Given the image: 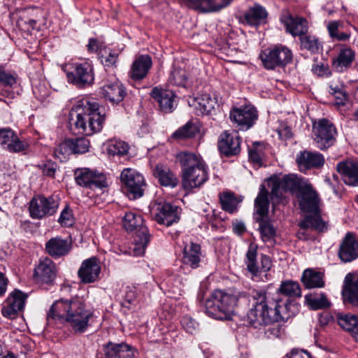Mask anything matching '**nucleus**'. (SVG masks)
<instances>
[{
	"instance_id": "4be33fe9",
	"label": "nucleus",
	"mask_w": 358,
	"mask_h": 358,
	"mask_svg": "<svg viewBox=\"0 0 358 358\" xmlns=\"http://www.w3.org/2000/svg\"><path fill=\"white\" fill-rule=\"evenodd\" d=\"M27 295L20 290L15 289L10 294L4 302L1 312L4 317L13 319L24 307Z\"/></svg>"
},
{
	"instance_id": "052dcab7",
	"label": "nucleus",
	"mask_w": 358,
	"mask_h": 358,
	"mask_svg": "<svg viewBox=\"0 0 358 358\" xmlns=\"http://www.w3.org/2000/svg\"><path fill=\"white\" fill-rule=\"evenodd\" d=\"M181 324L184 329L189 334H193L198 329L199 324L189 316H185L181 320Z\"/></svg>"
},
{
	"instance_id": "864d4df0",
	"label": "nucleus",
	"mask_w": 358,
	"mask_h": 358,
	"mask_svg": "<svg viewBox=\"0 0 358 358\" xmlns=\"http://www.w3.org/2000/svg\"><path fill=\"white\" fill-rule=\"evenodd\" d=\"M187 77L186 71L181 68L173 67L170 73L168 82L171 85L185 87Z\"/></svg>"
},
{
	"instance_id": "f8f14e48",
	"label": "nucleus",
	"mask_w": 358,
	"mask_h": 358,
	"mask_svg": "<svg viewBox=\"0 0 358 358\" xmlns=\"http://www.w3.org/2000/svg\"><path fill=\"white\" fill-rule=\"evenodd\" d=\"M69 83L78 88H85L94 83V75L92 66L87 62L75 64L67 72Z\"/></svg>"
},
{
	"instance_id": "dca6fc26",
	"label": "nucleus",
	"mask_w": 358,
	"mask_h": 358,
	"mask_svg": "<svg viewBox=\"0 0 358 358\" xmlns=\"http://www.w3.org/2000/svg\"><path fill=\"white\" fill-rule=\"evenodd\" d=\"M231 120L241 130H247L252 127L258 118L256 108L251 105L233 108L229 114Z\"/></svg>"
},
{
	"instance_id": "2eb2a0df",
	"label": "nucleus",
	"mask_w": 358,
	"mask_h": 358,
	"mask_svg": "<svg viewBox=\"0 0 358 358\" xmlns=\"http://www.w3.org/2000/svg\"><path fill=\"white\" fill-rule=\"evenodd\" d=\"M152 214L160 224L169 227L180 220V209L170 203H159L152 207Z\"/></svg>"
},
{
	"instance_id": "a19ab883",
	"label": "nucleus",
	"mask_w": 358,
	"mask_h": 358,
	"mask_svg": "<svg viewBox=\"0 0 358 358\" xmlns=\"http://www.w3.org/2000/svg\"><path fill=\"white\" fill-rule=\"evenodd\" d=\"M153 174L162 186L174 188L178 184L177 177L168 168L157 165L154 169Z\"/></svg>"
},
{
	"instance_id": "1a4fd4ad",
	"label": "nucleus",
	"mask_w": 358,
	"mask_h": 358,
	"mask_svg": "<svg viewBox=\"0 0 358 358\" xmlns=\"http://www.w3.org/2000/svg\"><path fill=\"white\" fill-rule=\"evenodd\" d=\"M124 192L130 199H136L143 195L145 182L143 176L136 170L124 169L120 175Z\"/></svg>"
},
{
	"instance_id": "cd10ccee",
	"label": "nucleus",
	"mask_w": 358,
	"mask_h": 358,
	"mask_svg": "<svg viewBox=\"0 0 358 358\" xmlns=\"http://www.w3.org/2000/svg\"><path fill=\"white\" fill-rule=\"evenodd\" d=\"M241 138L237 132L223 133L218 142L219 150L225 156L236 155L240 152Z\"/></svg>"
},
{
	"instance_id": "8fccbe9b",
	"label": "nucleus",
	"mask_w": 358,
	"mask_h": 358,
	"mask_svg": "<svg viewBox=\"0 0 358 358\" xmlns=\"http://www.w3.org/2000/svg\"><path fill=\"white\" fill-rule=\"evenodd\" d=\"M127 344L125 343H115L108 342L103 346L106 358H120L122 352H126Z\"/></svg>"
},
{
	"instance_id": "5701e85b",
	"label": "nucleus",
	"mask_w": 358,
	"mask_h": 358,
	"mask_svg": "<svg viewBox=\"0 0 358 358\" xmlns=\"http://www.w3.org/2000/svg\"><path fill=\"white\" fill-rule=\"evenodd\" d=\"M45 249L47 254L52 258H60L70 252L72 249V241L69 238L53 237L45 243Z\"/></svg>"
},
{
	"instance_id": "09e8293b",
	"label": "nucleus",
	"mask_w": 358,
	"mask_h": 358,
	"mask_svg": "<svg viewBox=\"0 0 358 358\" xmlns=\"http://www.w3.org/2000/svg\"><path fill=\"white\" fill-rule=\"evenodd\" d=\"M198 132V127L192 122H188L185 125L178 129L173 134L172 136L176 139L184 140L194 137Z\"/></svg>"
},
{
	"instance_id": "3c124183",
	"label": "nucleus",
	"mask_w": 358,
	"mask_h": 358,
	"mask_svg": "<svg viewBox=\"0 0 358 358\" xmlns=\"http://www.w3.org/2000/svg\"><path fill=\"white\" fill-rule=\"evenodd\" d=\"M299 40L301 50H306L311 53L315 54L322 49V45L315 36H301Z\"/></svg>"
},
{
	"instance_id": "f257e3e1",
	"label": "nucleus",
	"mask_w": 358,
	"mask_h": 358,
	"mask_svg": "<svg viewBox=\"0 0 358 358\" xmlns=\"http://www.w3.org/2000/svg\"><path fill=\"white\" fill-rule=\"evenodd\" d=\"M104 122L105 115L101 113L99 104L89 97L77 101L69 115L70 129L86 136L101 131Z\"/></svg>"
},
{
	"instance_id": "49530a36",
	"label": "nucleus",
	"mask_w": 358,
	"mask_h": 358,
	"mask_svg": "<svg viewBox=\"0 0 358 358\" xmlns=\"http://www.w3.org/2000/svg\"><path fill=\"white\" fill-rule=\"evenodd\" d=\"M233 0H203L199 12L203 13H217L225 8Z\"/></svg>"
},
{
	"instance_id": "ddd939ff",
	"label": "nucleus",
	"mask_w": 358,
	"mask_h": 358,
	"mask_svg": "<svg viewBox=\"0 0 358 358\" xmlns=\"http://www.w3.org/2000/svg\"><path fill=\"white\" fill-rule=\"evenodd\" d=\"M76 183L83 187L96 189L107 186L106 176L89 168H78L74 173Z\"/></svg>"
},
{
	"instance_id": "a878e982",
	"label": "nucleus",
	"mask_w": 358,
	"mask_h": 358,
	"mask_svg": "<svg viewBox=\"0 0 358 358\" xmlns=\"http://www.w3.org/2000/svg\"><path fill=\"white\" fill-rule=\"evenodd\" d=\"M338 255L344 263L351 262L358 257V241L352 233L345 234L340 245Z\"/></svg>"
},
{
	"instance_id": "de8ad7c7",
	"label": "nucleus",
	"mask_w": 358,
	"mask_h": 358,
	"mask_svg": "<svg viewBox=\"0 0 358 358\" xmlns=\"http://www.w3.org/2000/svg\"><path fill=\"white\" fill-rule=\"evenodd\" d=\"M220 201L222 208L229 213L236 211L237 206L240 202L234 193L228 192H224L220 194Z\"/></svg>"
},
{
	"instance_id": "680f3d73",
	"label": "nucleus",
	"mask_w": 358,
	"mask_h": 358,
	"mask_svg": "<svg viewBox=\"0 0 358 358\" xmlns=\"http://www.w3.org/2000/svg\"><path fill=\"white\" fill-rule=\"evenodd\" d=\"M58 222L63 226H71L73 223V217L71 210L66 206L62 211Z\"/></svg>"
},
{
	"instance_id": "338daca9",
	"label": "nucleus",
	"mask_w": 358,
	"mask_h": 358,
	"mask_svg": "<svg viewBox=\"0 0 358 358\" xmlns=\"http://www.w3.org/2000/svg\"><path fill=\"white\" fill-rule=\"evenodd\" d=\"M312 71L319 76H328L330 73L328 66L322 63L313 65Z\"/></svg>"
},
{
	"instance_id": "7c9ffc66",
	"label": "nucleus",
	"mask_w": 358,
	"mask_h": 358,
	"mask_svg": "<svg viewBox=\"0 0 358 358\" xmlns=\"http://www.w3.org/2000/svg\"><path fill=\"white\" fill-rule=\"evenodd\" d=\"M281 22L285 24L287 31L294 36L304 35L308 31V22L303 17L287 15L281 17Z\"/></svg>"
},
{
	"instance_id": "e2e57ef3",
	"label": "nucleus",
	"mask_w": 358,
	"mask_h": 358,
	"mask_svg": "<svg viewBox=\"0 0 358 358\" xmlns=\"http://www.w3.org/2000/svg\"><path fill=\"white\" fill-rule=\"evenodd\" d=\"M43 175L53 178L55 176L57 165L51 161H48L39 166Z\"/></svg>"
},
{
	"instance_id": "c03bdc74",
	"label": "nucleus",
	"mask_w": 358,
	"mask_h": 358,
	"mask_svg": "<svg viewBox=\"0 0 358 358\" xmlns=\"http://www.w3.org/2000/svg\"><path fill=\"white\" fill-rule=\"evenodd\" d=\"M216 101L210 97L208 94H203L197 96L192 101V106L194 107L198 115H207L214 109Z\"/></svg>"
},
{
	"instance_id": "393cba45",
	"label": "nucleus",
	"mask_w": 358,
	"mask_h": 358,
	"mask_svg": "<svg viewBox=\"0 0 358 358\" xmlns=\"http://www.w3.org/2000/svg\"><path fill=\"white\" fill-rule=\"evenodd\" d=\"M100 272L99 261L96 257H92L83 262L78 271V275L82 282L91 283L99 278Z\"/></svg>"
},
{
	"instance_id": "37998d69",
	"label": "nucleus",
	"mask_w": 358,
	"mask_h": 358,
	"mask_svg": "<svg viewBox=\"0 0 358 358\" xmlns=\"http://www.w3.org/2000/svg\"><path fill=\"white\" fill-rule=\"evenodd\" d=\"M277 297L284 299L296 298L301 296V289L299 284L293 280L282 281L277 290Z\"/></svg>"
},
{
	"instance_id": "e433bc0d",
	"label": "nucleus",
	"mask_w": 358,
	"mask_h": 358,
	"mask_svg": "<svg viewBox=\"0 0 358 358\" xmlns=\"http://www.w3.org/2000/svg\"><path fill=\"white\" fill-rule=\"evenodd\" d=\"M256 222L259 224V231L261 239L264 243L275 241L277 236V227L272 220L265 217H257Z\"/></svg>"
},
{
	"instance_id": "4468645a",
	"label": "nucleus",
	"mask_w": 358,
	"mask_h": 358,
	"mask_svg": "<svg viewBox=\"0 0 358 358\" xmlns=\"http://www.w3.org/2000/svg\"><path fill=\"white\" fill-rule=\"evenodd\" d=\"M257 250L258 245L251 243L246 252L245 260L248 271L255 276L261 275L262 273H266L272 266L270 257L266 255H261V266H259L257 261Z\"/></svg>"
},
{
	"instance_id": "bf43d9fd",
	"label": "nucleus",
	"mask_w": 358,
	"mask_h": 358,
	"mask_svg": "<svg viewBox=\"0 0 358 358\" xmlns=\"http://www.w3.org/2000/svg\"><path fill=\"white\" fill-rule=\"evenodd\" d=\"M69 144L70 141L69 139L61 143L55 150V157L58 158L60 161H63L66 159L70 155L73 154L71 145Z\"/></svg>"
},
{
	"instance_id": "473e14b6",
	"label": "nucleus",
	"mask_w": 358,
	"mask_h": 358,
	"mask_svg": "<svg viewBox=\"0 0 358 358\" xmlns=\"http://www.w3.org/2000/svg\"><path fill=\"white\" fill-rule=\"evenodd\" d=\"M100 93L112 103L121 102L126 94L124 87L118 81L105 84L101 87Z\"/></svg>"
},
{
	"instance_id": "4d7b16f0",
	"label": "nucleus",
	"mask_w": 358,
	"mask_h": 358,
	"mask_svg": "<svg viewBox=\"0 0 358 358\" xmlns=\"http://www.w3.org/2000/svg\"><path fill=\"white\" fill-rule=\"evenodd\" d=\"M281 183V187L285 192H294L299 189L302 187L300 185V180L297 177L294 176H285L282 179L279 180Z\"/></svg>"
},
{
	"instance_id": "a211bd4d",
	"label": "nucleus",
	"mask_w": 358,
	"mask_h": 358,
	"mask_svg": "<svg viewBox=\"0 0 358 358\" xmlns=\"http://www.w3.org/2000/svg\"><path fill=\"white\" fill-rule=\"evenodd\" d=\"M271 306L274 304V308H271L273 322L285 321L295 315L298 311L296 303L289 299L276 297Z\"/></svg>"
},
{
	"instance_id": "13d9d810",
	"label": "nucleus",
	"mask_w": 358,
	"mask_h": 358,
	"mask_svg": "<svg viewBox=\"0 0 358 358\" xmlns=\"http://www.w3.org/2000/svg\"><path fill=\"white\" fill-rule=\"evenodd\" d=\"M129 145L122 141H112L108 148V153L111 155L123 156L127 154Z\"/></svg>"
},
{
	"instance_id": "b1692460",
	"label": "nucleus",
	"mask_w": 358,
	"mask_h": 358,
	"mask_svg": "<svg viewBox=\"0 0 358 358\" xmlns=\"http://www.w3.org/2000/svg\"><path fill=\"white\" fill-rule=\"evenodd\" d=\"M296 162L301 171H306L311 169H320L324 164L325 159L320 152L303 150L297 154Z\"/></svg>"
},
{
	"instance_id": "c756f323",
	"label": "nucleus",
	"mask_w": 358,
	"mask_h": 358,
	"mask_svg": "<svg viewBox=\"0 0 358 358\" xmlns=\"http://www.w3.org/2000/svg\"><path fill=\"white\" fill-rule=\"evenodd\" d=\"M152 65L148 55H141L134 61L130 71V77L134 80H141L148 75Z\"/></svg>"
},
{
	"instance_id": "9d476101",
	"label": "nucleus",
	"mask_w": 358,
	"mask_h": 358,
	"mask_svg": "<svg viewBox=\"0 0 358 358\" xmlns=\"http://www.w3.org/2000/svg\"><path fill=\"white\" fill-rule=\"evenodd\" d=\"M59 199L57 196H34L29 203V210L33 219H42L53 215L58 209Z\"/></svg>"
},
{
	"instance_id": "20e7f679",
	"label": "nucleus",
	"mask_w": 358,
	"mask_h": 358,
	"mask_svg": "<svg viewBox=\"0 0 358 358\" xmlns=\"http://www.w3.org/2000/svg\"><path fill=\"white\" fill-rule=\"evenodd\" d=\"M245 296L243 293H231L222 290H215L206 301L205 313L216 320L230 319L234 313L239 297Z\"/></svg>"
},
{
	"instance_id": "aec40b11",
	"label": "nucleus",
	"mask_w": 358,
	"mask_h": 358,
	"mask_svg": "<svg viewBox=\"0 0 358 358\" xmlns=\"http://www.w3.org/2000/svg\"><path fill=\"white\" fill-rule=\"evenodd\" d=\"M0 145L10 152H20L29 148V143L21 140L9 127L0 128Z\"/></svg>"
},
{
	"instance_id": "9b49d317",
	"label": "nucleus",
	"mask_w": 358,
	"mask_h": 358,
	"mask_svg": "<svg viewBox=\"0 0 358 358\" xmlns=\"http://www.w3.org/2000/svg\"><path fill=\"white\" fill-rule=\"evenodd\" d=\"M296 196L302 211L311 215H319V196L307 180H304V185L299 189Z\"/></svg>"
},
{
	"instance_id": "0e129e2a",
	"label": "nucleus",
	"mask_w": 358,
	"mask_h": 358,
	"mask_svg": "<svg viewBox=\"0 0 358 358\" xmlns=\"http://www.w3.org/2000/svg\"><path fill=\"white\" fill-rule=\"evenodd\" d=\"M284 192H286L283 187H281V183L279 180L272 182L271 193L273 198L275 197L278 199H280L282 198Z\"/></svg>"
},
{
	"instance_id": "58836bf2",
	"label": "nucleus",
	"mask_w": 358,
	"mask_h": 358,
	"mask_svg": "<svg viewBox=\"0 0 358 358\" xmlns=\"http://www.w3.org/2000/svg\"><path fill=\"white\" fill-rule=\"evenodd\" d=\"M267 15V11L264 7L255 5L245 12L244 19L248 24L257 27L265 22Z\"/></svg>"
},
{
	"instance_id": "423d86ee",
	"label": "nucleus",
	"mask_w": 358,
	"mask_h": 358,
	"mask_svg": "<svg viewBox=\"0 0 358 358\" xmlns=\"http://www.w3.org/2000/svg\"><path fill=\"white\" fill-rule=\"evenodd\" d=\"M141 215L129 212L123 218V224L127 231H135L134 236V256H142L145 252L146 247L150 242V234L146 227L143 225Z\"/></svg>"
},
{
	"instance_id": "f03ea898",
	"label": "nucleus",
	"mask_w": 358,
	"mask_h": 358,
	"mask_svg": "<svg viewBox=\"0 0 358 358\" xmlns=\"http://www.w3.org/2000/svg\"><path fill=\"white\" fill-rule=\"evenodd\" d=\"M93 313L79 298L56 301L47 314V320H64L76 333L85 332L90 325Z\"/></svg>"
},
{
	"instance_id": "6ab92c4d",
	"label": "nucleus",
	"mask_w": 358,
	"mask_h": 358,
	"mask_svg": "<svg viewBox=\"0 0 358 358\" xmlns=\"http://www.w3.org/2000/svg\"><path fill=\"white\" fill-rule=\"evenodd\" d=\"M299 230L296 233L299 239L308 241L314 238L310 230L323 232L327 229L326 223L323 222L320 215H307L299 223Z\"/></svg>"
},
{
	"instance_id": "f3484780",
	"label": "nucleus",
	"mask_w": 358,
	"mask_h": 358,
	"mask_svg": "<svg viewBox=\"0 0 358 358\" xmlns=\"http://www.w3.org/2000/svg\"><path fill=\"white\" fill-rule=\"evenodd\" d=\"M45 17V13L40 8H26L20 11L17 24L22 30L31 31L36 29L37 22H44Z\"/></svg>"
},
{
	"instance_id": "ea45409f",
	"label": "nucleus",
	"mask_w": 358,
	"mask_h": 358,
	"mask_svg": "<svg viewBox=\"0 0 358 358\" xmlns=\"http://www.w3.org/2000/svg\"><path fill=\"white\" fill-rule=\"evenodd\" d=\"M268 206V192L265 187L262 185L260 191L255 200V219L257 217L267 218Z\"/></svg>"
},
{
	"instance_id": "39448f33",
	"label": "nucleus",
	"mask_w": 358,
	"mask_h": 358,
	"mask_svg": "<svg viewBox=\"0 0 358 358\" xmlns=\"http://www.w3.org/2000/svg\"><path fill=\"white\" fill-rule=\"evenodd\" d=\"M250 297L252 308L248 313V320L250 325L258 328L262 325H268L273 322L271 312V301H268L266 292L262 290H252Z\"/></svg>"
},
{
	"instance_id": "69168bd1",
	"label": "nucleus",
	"mask_w": 358,
	"mask_h": 358,
	"mask_svg": "<svg viewBox=\"0 0 358 358\" xmlns=\"http://www.w3.org/2000/svg\"><path fill=\"white\" fill-rule=\"evenodd\" d=\"M118 62V53L110 51L108 55L106 57H103L101 62L105 66H116Z\"/></svg>"
},
{
	"instance_id": "f704fd0d",
	"label": "nucleus",
	"mask_w": 358,
	"mask_h": 358,
	"mask_svg": "<svg viewBox=\"0 0 358 358\" xmlns=\"http://www.w3.org/2000/svg\"><path fill=\"white\" fill-rule=\"evenodd\" d=\"M343 296L352 306H358V273H348L345 276Z\"/></svg>"
},
{
	"instance_id": "6e6552de",
	"label": "nucleus",
	"mask_w": 358,
	"mask_h": 358,
	"mask_svg": "<svg viewBox=\"0 0 358 358\" xmlns=\"http://www.w3.org/2000/svg\"><path fill=\"white\" fill-rule=\"evenodd\" d=\"M264 66L268 70L276 67H283L291 62L292 52L290 49L282 45H277L273 48H266L260 54Z\"/></svg>"
},
{
	"instance_id": "c9c22d12",
	"label": "nucleus",
	"mask_w": 358,
	"mask_h": 358,
	"mask_svg": "<svg viewBox=\"0 0 358 358\" xmlns=\"http://www.w3.org/2000/svg\"><path fill=\"white\" fill-rule=\"evenodd\" d=\"M16 82L15 74L3 65H0V85L2 86V88L0 89V95L10 99L13 98L15 93L12 88Z\"/></svg>"
},
{
	"instance_id": "0eeeda50",
	"label": "nucleus",
	"mask_w": 358,
	"mask_h": 358,
	"mask_svg": "<svg viewBox=\"0 0 358 358\" xmlns=\"http://www.w3.org/2000/svg\"><path fill=\"white\" fill-rule=\"evenodd\" d=\"M313 132L317 147L321 150H327L335 143L337 130L330 120L322 118L313 122Z\"/></svg>"
},
{
	"instance_id": "7ed1b4c3",
	"label": "nucleus",
	"mask_w": 358,
	"mask_h": 358,
	"mask_svg": "<svg viewBox=\"0 0 358 358\" xmlns=\"http://www.w3.org/2000/svg\"><path fill=\"white\" fill-rule=\"evenodd\" d=\"M181 166L182 182L185 189L199 187L208 180V171L202 157L194 152L183 151L176 156Z\"/></svg>"
},
{
	"instance_id": "774afa93",
	"label": "nucleus",
	"mask_w": 358,
	"mask_h": 358,
	"mask_svg": "<svg viewBox=\"0 0 358 358\" xmlns=\"http://www.w3.org/2000/svg\"><path fill=\"white\" fill-rule=\"evenodd\" d=\"M278 133L280 139L287 141L292 136L291 129L287 126H282L278 129Z\"/></svg>"
},
{
	"instance_id": "603ef678",
	"label": "nucleus",
	"mask_w": 358,
	"mask_h": 358,
	"mask_svg": "<svg viewBox=\"0 0 358 358\" xmlns=\"http://www.w3.org/2000/svg\"><path fill=\"white\" fill-rule=\"evenodd\" d=\"M341 23L338 21H332L328 24L327 29L330 37L338 41H347L350 38V34L341 30Z\"/></svg>"
},
{
	"instance_id": "5fc2aeb1",
	"label": "nucleus",
	"mask_w": 358,
	"mask_h": 358,
	"mask_svg": "<svg viewBox=\"0 0 358 358\" xmlns=\"http://www.w3.org/2000/svg\"><path fill=\"white\" fill-rule=\"evenodd\" d=\"M73 154H84L89 151L90 141L85 137L69 138Z\"/></svg>"
},
{
	"instance_id": "79ce46f5",
	"label": "nucleus",
	"mask_w": 358,
	"mask_h": 358,
	"mask_svg": "<svg viewBox=\"0 0 358 358\" xmlns=\"http://www.w3.org/2000/svg\"><path fill=\"white\" fill-rule=\"evenodd\" d=\"M337 320L339 326L358 342V316L352 314L339 315Z\"/></svg>"
},
{
	"instance_id": "4c0bfd02",
	"label": "nucleus",
	"mask_w": 358,
	"mask_h": 358,
	"mask_svg": "<svg viewBox=\"0 0 358 358\" xmlns=\"http://www.w3.org/2000/svg\"><path fill=\"white\" fill-rule=\"evenodd\" d=\"M301 282L307 289L323 287L324 286V274L314 269L307 268L303 272Z\"/></svg>"
},
{
	"instance_id": "2f4dec72",
	"label": "nucleus",
	"mask_w": 358,
	"mask_h": 358,
	"mask_svg": "<svg viewBox=\"0 0 358 358\" xmlns=\"http://www.w3.org/2000/svg\"><path fill=\"white\" fill-rule=\"evenodd\" d=\"M355 58V53L352 49L348 47L343 48L333 59L332 67L337 72H343L352 66Z\"/></svg>"
},
{
	"instance_id": "bb28decb",
	"label": "nucleus",
	"mask_w": 358,
	"mask_h": 358,
	"mask_svg": "<svg viewBox=\"0 0 358 358\" xmlns=\"http://www.w3.org/2000/svg\"><path fill=\"white\" fill-rule=\"evenodd\" d=\"M152 97L159 103L161 111L170 113L177 106L176 94L171 90L155 87L151 92Z\"/></svg>"
},
{
	"instance_id": "412c9836",
	"label": "nucleus",
	"mask_w": 358,
	"mask_h": 358,
	"mask_svg": "<svg viewBox=\"0 0 358 358\" xmlns=\"http://www.w3.org/2000/svg\"><path fill=\"white\" fill-rule=\"evenodd\" d=\"M57 276V268L49 257L40 259L34 269V278L37 283L52 285Z\"/></svg>"
},
{
	"instance_id": "a18cd8bd",
	"label": "nucleus",
	"mask_w": 358,
	"mask_h": 358,
	"mask_svg": "<svg viewBox=\"0 0 358 358\" xmlns=\"http://www.w3.org/2000/svg\"><path fill=\"white\" fill-rule=\"evenodd\" d=\"M305 300L312 310H320L330 307L331 303L324 293L308 294Z\"/></svg>"
},
{
	"instance_id": "6e6d98bb",
	"label": "nucleus",
	"mask_w": 358,
	"mask_h": 358,
	"mask_svg": "<svg viewBox=\"0 0 358 358\" xmlns=\"http://www.w3.org/2000/svg\"><path fill=\"white\" fill-rule=\"evenodd\" d=\"M249 159L255 164L261 166L264 157V146L258 142L253 143L248 150Z\"/></svg>"
},
{
	"instance_id": "72a5a7b5",
	"label": "nucleus",
	"mask_w": 358,
	"mask_h": 358,
	"mask_svg": "<svg viewBox=\"0 0 358 358\" xmlns=\"http://www.w3.org/2000/svg\"><path fill=\"white\" fill-rule=\"evenodd\" d=\"M202 257L200 245L191 243L184 247L182 251V262L185 265L192 268H196L199 266Z\"/></svg>"
},
{
	"instance_id": "c85d7f7f",
	"label": "nucleus",
	"mask_w": 358,
	"mask_h": 358,
	"mask_svg": "<svg viewBox=\"0 0 358 358\" xmlns=\"http://www.w3.org/2000/svg\"><path fill=\"white\" fill-rule=\"evenodd\" d=\"M336 170L341 175L346 185H358V162L352 160L341 162L337 164Z\"/></svg>"
}]
</instances>
